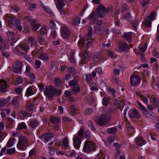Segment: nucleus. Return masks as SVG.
Masks as SVG:
<instances>
[{
	"label": "nucleus",
	"mask_w": 159,
	"mask_h": 159,
	"mask_svg": "<svg viewBox=\"0 0 159 159\" xmlns=\"http://www.w3.org/2000/svg\"><path fill=\"white\" fill-rule=\"evenodd\" d=\"M34 94L33 91L32 89L30 86L27 88L26 89V93L25 94V96L28 97L30 96H32Z\"/></svg>",
	"instance_id": "obj_24"
},
{
	"label": "nucleus",
	"mask_w": 159,
	"mask_h": 159,
	"mask_svg": "<svg viewBox=\"0 0 159 159\" xmlns=\"http://www.w3.org/2000/svg\"><path fill=\"white\" fill-rule=\"evenodd\" d=\"M80 91V87L78 85H76L72 88V92L74 94H75L79 93Z\"/></svg>",
	"instance_id": "obj_34"
},
{
	"label": "nucleus",
	"mask_w": 159,
	"mask_h": 159,
	"mask_svg": "<svg viewBox=\"0 0 159 159\" xmlns=\"http://www.w3.org/2000/svg\"><path fill=\"white\" fill-rule=\"evenodd\" d=\"M39 58L41 60L47 61L48 60L49 57L48 55L44 53H41L39 57Z\"/></svg>",
	"instance_id": "obj_31"
},
{
	"label": "nucleus",
	"mask_w": 159,
	"mask_h": 159,
	"mask_svg": "<svg viewBox=\"0 0 159 159\" xmlns=\"http://www.w3.org/2000/svg\"><path fill=\"white\" fill-rule=\"evenodd\" d=\"M54 82L55 84L57 86H61V81L60 79L56 78L54 79Z\"/></svg>",
	"instance_id": "obj_46"
},
{
	"label": "nucleus",
	"mask_w": 159,
	"mask_h": 159,
	"mask_svg": "<svg viewBox=\"0 0 159 159\" xmlns=\"http://www.w3.org/2000/svg\"><path fill=\"white\" fill-rule=\"evenodd\" d=\"M108 142L109 143H111L114 141L115 140V137L114 136L111 135L107 138Z\"/></svg>",
	"instance_id": "obj_63"
},
{
	"label": "nucleus",
	"mask_w": 159,
	"mask_h": 159,
	"mask_svg": "<svg viewBox=\"0 0 159 159\" xmlns=\"http://www.w3.org/2000/svg\"><path fill=\"white\" fill-rule=\"evenodd\" d=\"M50 121L54 124H58L61 121V119L57 117L51 116L50 117Z\"/></svg>",
	"instance_id": "obj_22"
},
{
	"label": "nucleus",
	"mask_w": 159,
	"mask_h": 159,
	"mask_svg": "<svg viewBox=\"0 0 159 159\" xmlns=\"http://www.w3.org/2000/svg\"><path fill=\"white\" fill-rule=\"evenodd\" d=\"M22 62L20 61H17L13 65V71L16 73H20L22 70Z\"/></svg>",
	"instance_id": "obj_7"
},
{
	"label": "nucleus",
	"mask_w": 159,
	"mask_h": 159,
	"mask_svg": "<svg viewBox=\"0 0 159 159\" xmlns=\"http://www.w3.org/2000/svg\"><path fill=\"white\" fill-rule=\"evenodd\" d=\"M47 32V30L46 26L42 27L40 30V32L41 35L45 34Z\"/></svg>",
	"instance_id": "obj_45"
},
{
	"label": "nucleus",
	"mask_w": 159,
	"mask_h": 159,
	"mask_svg": "<svg viewBox=\"0 0 159 159\" xmlns=\"http://www.w3.org/2000/svg\"><path fill=\"white\" fill-rule=\"evenodd\" d=\"M84 129L83 127H81L78 133V136L81 138L83 137V134L84 132Z\"/></svg>",
	"instance_id": "obj_42"
},
{
	"label": "nucleus",
	"mask_w": 159,
	"mask_h": 159,
	"mask_svg": "<svg viewBox=\"0 0 159 159\" xmlns=\"http://www.w3.org/2000/svg\"><path fill=\"white\" fill-rule=\"evenodd\" d=\"M7 101L6 99L2 98L0 100V107H3L6 104Z\"/></svg>",
	"instance_id": "obj_51"
},
{
	"label": "nucleus",
	"mask_w": 159,
	"mask_h": 159,
	"mask_svg": "<svg viewBox=\"0 0 159 159\" xmlns=\"http://www.w3.org/2000/svg\"><path fill=\"white\" fill-rule=\"evenodd\" d=\"M95 158L96 159H104L105 156L104 154L101 152L96 156Z\"/></svg>",
	"instance_id": "obj_47"
},
{
	"label": "nucleus",
	"mask_w": 159,
	"mask_h": 159,
	"mask_svg": "<svg viewBox=\"0 0 159 159\" xmlns=\"http://www.w3.org/2000/svg\"><path fill=\"white\" fill-rule=\"evenodd\" d=\"M19 20L17 18H11L9 20L8 23L11 27L16 26L19 24Z\"/></svg>",
	"instance_id": "obj_16"
},
{
	"label": "nucleus",
	"mask_w": 159,
	"mask_h": 159,
	"mask_svg": "<svg viewBox=\"0 0 159 159\" xmlns=\"http://www.w3.org/2000/svg\"><path fill=\"white\" fill-rule=\"evenodd\" d=\"M39 123L38 120H32L30 122V126L32 128H35L38 126Z\"/></svg>",
	"instance_id": "obj_27"
},
{
	"label": "nucleus",
	"mask_w": 159,
	"mask_h": 159,
	"mask_svg": "<svg viewBox=\"0 0 159 159\" xmlns=\"http://www.w3.org/2000/svg\"><path fill=\"white\" fill-rule=\"evenodd\" d=\"M156 16L157 15L155 12H152L148 16V19L151 21L154 20L155 19Z\"/></svg>",
	"instance_id": "obj_33"
},
{
	"label": "nucleus",
	"mask_w": 159,
	"mask_h": 159,
	"mask_svg": "<svg viewBox=\"0 0 159 159\" xmlns=\"http://www.w3.org/2000/svg\"><path fill=\"white\" fill-rule=\"evenodd\" d=\"M124 19L126 21H129L131 19V16L129 13H127L123 16Z\"/></svg>",
	"instance_id": "obj_44"
},
{
	"label": "nucleus",
	"mask_w": 159,
	"mask_h": 159,
	"mask_svg": "<svg viewBox=\"0 0 159 159\" xmlns=\"http://www.w3.org/2000/svg\"><path fill=\"white\" fill-rule=\"evenodd\" d=\"M88 40L85 37L84 38L80 39L78 42V44L82 46L85 43L86 40Z\"/></svg>",
	"instance_id": "obj_48"
},
{
	"label": "nucleus",
	"mask_w": 159,
	"mask_h": 159,
	"mask_svg": "<svg viewBox=\"0 0 159 159\" xmlns=\"http://www.w3.org/2000/svg\"><path fill=\"white\" fill-rule=\"evenodd\" d=\"M19 112L25 116L29 117L31 116L32 115L31 113L25 111L24 110H21Z\"/></svg>",
	"instance_id": "obj_43"
},
{
	"label": "nucleus",
	"mask_w": 159,
	"mask_h": 159,
	"mask_svg": "<svg viewBox=\"0 0 159 159\" xmlns=\"http://www.w3.org/2000/svg\"><path fill=\"white\" fill-rule=\"evenodd\" d=\"M113 146L115 147V149L117 152V154L118 155L119 154L120 145L117 143H113Z\"/></svg>",
	"instance_id": "obj_53"
},
{
	"label": "nucleus",
	"mask_w": 159,
	"mask_h": 159,
	"mask_svg": "<svg viewBox=\"0 0 159 159\" xmlns=\"http://www.w3.org/2000/svg\"><path fill=\"white\" fill-rule=\"evenodd\" d=\"M11 103L13 105L17 104L18 102V100L16 98H13L11 101Z\"/></svg>",
	"instance_id": "obj_64"
},
{
	"label": "nucleus",
	"mask_w": 159,
	"mask_h": 159,
	"mask_svg": "<svg viewBox=\"0 0 159 159\" xmlns=\"http://www.w3.org/2000/svg\"><path fill=\"white\" fill-rule=\"evenodd\" d=\"M36 20H32L30 21V24L31 25V29L33 31H36L41 26V25L39 23H36Z\"/></svg>",
	"instance_id": "obj_12"
},
{
	"label": "nucleus",
	"mask_w": 159,
	"mask_h": 159,
	"mask_svg": "<svg viewBox=\"0 0 159 159\" xmlns=\"http://www.w3.org/2000/svg\"><path fill=\"white\" fill-rule=\"evenodd\" d=\"M100 57L101 56L99 54L95 53L92 56L93 61L95 63H98L100 60Z\"/></svg>",
	"instance_id": "obj_21"
},
{
	"label": "nucleus",
	"mask_w": 159,
	"mask_h": 159,
	"mask_svg": "<svg viewBox=\"0 0 159 159\" xmlns=\"http://www.w3.org/2000/svg\"><path fill=\"white\" fill-rule=\"evenodd\" d=\"M151 21L149 20H146L143 22L144 25L146 27H150L151 25Z\"/></svg>",
	"instance_id": "obj_50"
},
{
	"label": "nucleus",
	"mask_w": 159,
	"mask_h": 159,
	"mask_svg": "<svg viewBox=\"0 0 159 159\" xmlns=\"http://www.w3.org/2000/svg\"><path fill=\"white\" fill-rule=\"evenodd\" d=\"M141 77L140 76L134 75L131 76L130 78V83L133 86H137L141 82Z\"/></svg>",
	"instance_id": "obj_9"
},
{
	"label": "nucleus",
	"mask_w": 159,
	"mask_h": 159,
	"mask_svg": "<svg viewBox=\"0 0 159 159\" xmlns=\"http://www.w3.org/2000/svg\"><path fill=\"white\" fill-rule=\"evenodd\" d=\"M26 108L27 109H33L35 108H36L35 107L34 105L31 103H28L26 105Z\"/></svg>",
	"instance_id": "obj_49"
},
{
	"label": "nucleus",
	"mask_w": 159,
	"mask_h": 159,
	"mask_svg": "<svg viewBox=\"0 0 159 159\" xmlns=\"http://www.w3.org/2000/svg\"><path fill=\"white\" fill-rule=\"evenodd\" d=\"M27 128L24 122H21L18 124L17 129H26Z\"/></svg>",
	"instance_id": "obj_38"
},
{
	"label": "nucleus",
	"mask_w": 159,
	"mask_h": 159,
	"mask_svg": "<svg viewBox=\"0 0 159 159\" xmlns=\"http://www.w3.org/2000/svg\"><path fill=\"white\" fill-rule=\"evenodd\" d=\"M43 8L44 10L48 13L49 14L52 16H53V14L52 11L49 8L46 6H44Z\"/></svg>",
	"instance_id": "obj_56"
},
{
	"label": "nucleus",
	"mask_w": 159,
	"mask_h": 159,
	"mask_svg": "<svg viewBox=\"0 0 159 159\" xmlns=\"http://www.w3.org/2000/svg\"><path fill=\"white\" fill-rule=\"evenodd\" d=\"M135 142L136 144L139 147H141L146 143V140L140 137L136 138L135 139Z\"/></svg>",
	"instance_id": "obj_15"
},
{
	"label": "nucleus",
	"mask_w": 159,
	"mask_h": 159,
	"mask_svg": "<svg viewBox=\"0 0 159 159\" xmlns=\"http://www.w3.org/2000/svg\"><path fill=\"white\" fill-rule=\"evenodd\" d=\"M7 88V84L3 80H0V92H2L5 91Z\"/></svg>",
	"instance_id": "obj_18"
},
{
	"label": "nucleus",
	"mask_w": 159,
	"mask_h": 159,
	"mask_svg": "<svg viewBox=\"0 0 159 159\" xmlns=\"http://www.w3.org/2000/svg\"><path fill=\"white\" fill-rule=\"evenodd\" d=\"M56 91V89L55 87L49 86V88L45 90L44 94L49 99L52 100L54 98Z\"/></svg>",
	"instance_id": "obj_5"
},
{
	"label": "nucleus",
	"mask_w": 159,
	"mask_h": 159,
	"mask_svg": "<svg viewBox=\"0 0 159 159\" xmlns=\"http://www.w3.org/2000/svg\"><path fill=\"white\" fill-rule=\"evenodd\" d=\"M78 81L76 80H73L69 82V84L70 86L74 87L77 85Z\"/></svg>",
	"instance_id": "obj_40"
},
{
	"label": "nucleus",
	"mask_w": 159,
	"mask_h": 159,
	"mask_svg": "<svg viewBox=\"0 0 159 159\" xmlns=\"http://www.w3.org/2000/svg\"><path fill=\"white\" fill-rule=\"evenodd\" d=\"M38 40L39 43L41 45H43L45 43V40L41 37H39Z\"/></svg>",
	"instance_id": "obj_60"
},
{
	"label": "nucleus",
	"mask_w": 159,
	"mask_h": 159,
	"mask_svg": "<svg viewBox=\"0 0 159 159\" xmlns=\"http://www.w3.org/2000/svg\"><path fill=\"white\" fill-rule=\"evenodd\" d=\"M119 46V48H115L117 52H121L129 49V47L125 42H122L120 43Z\"/></svg>",
	"instance_id": "obj_10"
},
{
	"label": "nucleus",
	"mask_w": 159,
	"mask_h": 159,
	"mask_svg": "<svg viewBox=\"0 0 159 159\" xmlns=\"http://www.w3.org/2000/svg\"><path fill=\"white\" fill-rule=\"evenodd\" d=\"M114 103L115 105L117 107L119 108H122L123 107V104H121V103H120V102L118 100L115 99L114 101Z\"/></svg>",
	"instance_id": "obj_37"
},
{
	"label": "nucleus",
	"mask_w": 159,
	"mask_h": 159,
	"mask_svg": "<svg viewBox=\"0 0 159 159\" xmlns=\"http://www.w3.org/2000/svg\"><path fill=\"white\" fill-rule=\"evenodd\" d=\"M6 34L8 36L7 39V41L11 45L13 44L18 41V39L16 37L15 34L13 32L8 31L6 32Z\"/></svg>",
	"instance_id": "obj_6"
},
{
	"label": "nucleus",
	"mask_w": 159,
	"mask_h": 159,
	"mask_svg": "<svg viewBox=\"0 0 159 159\" xmlns=\"http://www.w3.org/2000/svg\"><path fill=\"white\" fill-rule=\"evenodd\" d=\"M80 138L76 136H74L73 139V145L77 149H79L80 147L81 143Z\"/></svg>",
	"instance_id": "obj_11"
},
{
	"label": "nucleus",
	"mask_w": 159,
	"mask_h": 159,
	"mask_svg": "<svg viewBox=\"0 0 159 159\" xmlns=\"http://www.w3.org/2000/svg\"><path fill=\"white\" fill-rule=\"evenodd\" d=\"M55 2V4L58 11L61 15H65V13L63 10V7L65 6L66 3L63 2V0H54Z\"/></svg>",
	"instance_id": "obj_8"
},
{
	"label": "nucleus",
	"mask_w": 159,
	"mask_h": 159,
	"mask_svg": "<svg viewBox=\"0 0 159 159\" xmlns=\"http://www.w3.org/2000/svg\"><path fill=\"white\" fill-rule=\"evenodd\" d=\"M28 42H30L31 43V47H32L34 45H35L36 43V40L33 38L30 37L28 38Z\"/></svg>",
	"instance_id": "obj_39"
},
{
	"label": "nucleus",
	"mask_w": 159,
	"mask_h": 159,
	"mask_svg": "<svg viewBox=\"0 0 159 159\" xmlns=\"http://www.w3.org/2000/svg\"><path fill=\"white\" fill-rule=\"evenodd\" d=\"M54 137L53 134L52 133H48L45 134L41 137V138L46 143L48 141L52 138Z\"/></svg>",
	"instance_id": "obj_17"
},
{
	"label": "nucleus",
	"mask_w": 159,
	"mask_h": 159,
	"mask_svg": "<svg viewBox=\"0 0 159 159\" xmlns=\"http://www.w3.org/2000/svg\"><path fill=\"white\" fill-rule=\"evenodd\" d=\"M31 69L30 66L29 65H26L25 71L24 72L25 75H29V74L31 73Z\"/></svg>",
	"instance_id": "obj_35"
},
{
	"label": "nucleus",
	"mask_w": 159,
	"mask_h": 159,
	"mask_svg": "<svg viewBox=\"0 0 159 159\" xmlns=\"http://www.w3.org/2000/svg\"><path fill=\"white\" fill-rule=\"evenodd\" d=\"M62 121L64 122H71L72 120L70 118L67 117H64L62 119Z\"/></svg>",
	"instance_id": "obj_55"
},
{
	"label": "nucleus",
	"mask_w": 159,
	"mask_h": 159,
	"mask_svg": "<svg viewBox=\"0 0 159 159\" xmlns=\"http://www.w3.org/2000/svg\"><path fill=\"white\" fill-rule=\"evenodd\" d=\"M63 145L65 148L68 146V140L67 138H65L63 141Z\"/></svg>",
	"instance_id": "obj_52"
},
{
	"label": "nucleus",
	"mask_w": 159,
	"mask_h": 159,
	"mask_svg": "<svg viewBox=\"0 0 159 159\" xmlns=\"http://www.w3.org/2000/svg\"><path fill=\"white\" fill-rule=\"evenodd\" d=\"M124 36L128 41V42H130L131 41V33L129 32L128 33H125L124 34Z\"/></svg>",
	"instance_id": "obj_23"
},
{
	"label": "nucleus",
	"mask_w": 159,
	"mask_h": 159,
	"mask_svg": "<svg viewBox=\"0 0 159 159\" xmlns=\"http://www.w3.org/2000/svg\"><path fill=\"white\" fill-rule=\"evenodd\" d=\"M117 129L115 127L111 128L108 129L107 133L109 134H114L116 132Z\"/></svg>",
	"instance_id": "obj_36"
},
{
	"label": "nucleus",
	"mask_w": 159,
	"mask_h": 159,
	"mask_svg": "<svg viewBox=\"0 0 159 159\" xmlns=\"http://www.w3.org/2000/svg\"><path fill=\"white\" fill-rule=\"evenodd\" d=\"M19 47L22 50L27 52L30 49L29 46L27 43H21L19 44Z\"/></svg>",
	"instance_id": "obj_20"
},
{
	"label": "nucleus",
	"mask_w": 159,
	"mask_h": 159,
	"mask_svg": "<svg viewBox=\"0 0 159 159\" xmlns=\"http://www.w3.org/2000/svg\"><path fill=\"white\" fill-rule=\"evenodd\" d=\"M80 19L78 17H75L73 19L71 24L73 26H77L80 24Z\"/></svg>",
	"instance_id": "obj_30"
},
{
	"label": "nucleus",
	"mask_w": 159,
	"mask_h": 159,
	"mask_svg": "<svg viewBox=\"0 0 159 159\" xmlns=\"http://www.w3.org/2000/svg\"><path fill=\"white\" fill-rule=\"evenodd\" d=\"M150 99L151 102L156 107V108L157 106L158 107H159V106H158V102L157 98L152 97Z\"/></svg>",
	"instance_id": "obj_32"
},
{
	"label": "nucleus",
	"mask_w": 159,
	"mask_h": 159,
	"mask_svg": "<svg viewBox=\"0 0 159 159\" xmlns=\"http://www.w3.org/2000/svg\"><path fill=\"white\" fill-rule=\"evenodd\" d=\"M97 18V16L96 15V12L95 11L92 12L87 17L88 19L90 20V23L92 24H93L95 23Z\"/></svg>",
	"instance_id": "obj_13"
},
{
	"label": "nucleus",
	"mask_w": 159,
	"mask_h": 159,
	"mask_svg": "<svg viewBox=\"0 0 159 159\" xmlns=\"http://www.w3.org/2000/svg\"><path fill=\"white\" fill-rule=\"evenodd\" d=\"M90 87L92 90H94L97 89L96 84L94 82L90 84Z\"/></svg>",
	"instance_id": "obj_62"
},
{
	"label": "nucleus",
	"mask_w": 159,
	"mask_h": 159,
	"mask_svg": "<svg viewBox=\"0 0 159 159\" xmlns=\"http://www.w3.org/2000/svg\"><path fill=\"white\" fill-rule=\"evenodd\" d=\"M97 10L98 16L102 18L107 13L112 12L113 8L112 7L110 6L106 8L103 5H99Z\"/></svg>",
	"instance_id": "obj_1"
},
{
	"label": "nucleus",
	"mask_w": 159,
	"mask_h": 159,
	"mask_svg": "<svg viewBox=\"0 0 159 159\" xmlns=\"http://www.w3.org/2000/svg\"><path fill=\"white\" fill-rule=\"evenodd\" d=\"M28 144V140L27 138L24 136H22L19 138L17 147L19 150L23 151L26 149Z\"/></svg>",
	"instance_id": "obj_2"
},
{
	"label": "nucleus",
	"mask_w": 159,
	"mask_h": 159,
	"mask_svg": "<svg viewBox=\"0 0 159 159\" xmlns=\"http://www.w3.org/2000/svg\"><path fill=\"white\" fill-rule=\"evenodd\" d=\"M38 86L41 91H44V92L45 89L48 88V87L46 86L43 84H40Z\"/></svg>",
	"instance_id": "obj_61"
},
{
	"label": "nucleus",
	"mask_w": 159,
	"mask_h": 159,
	"mask_svg": "<svg viewBox=\"0 0 159 159\" xmlns=\"http://www.w3.org/2000/svg\"><path fill=\"white\" fill-rule=\"evenodd\" d=\"M16 150L14 148H11L8 149L7 151V153L8 154L11 155L15 153Z\"/></svg>",
	"instance_id": "obj_54"
},
{
	"label": "nucleus",
	"mask_w": 159,
	"mask_h": 159,
	"mask_svg": "<svg viewBox=\"0 0 159 159\" xmlns=\"http://www.w3.org/2000/svg\"><path fill=\"white\" fill-rule=\"evenodd\" d=\"M93 30L92 27H89V30L87 34L86 35L85 37L88 40L90 39L92 37L93 35Z\"/></svg>",
	"instance_id": "obj_29"
},
{
	"label": "nucleus",
	"mask_w": 159,
	"mask_h": 159,
	"mask_svg": "<svg viewBox=\"0 0 159 159\" xmlns=\"http://www.w3.org/2000/svg\"><path fill=\"white\" fill-rule=\"evenodd\" d=\"M41 64V62L39 60H35V67L37 69H39L40 67Z\"/></svg>",
	"instance_id": "obj_57"
},
{
	"label": "nucleus",
	"mask_w": 159,
	"mask_h": 159,
	"mask_svg": "<svg viewBox=\"0 0 159 159\" xmlns=\"http://www.w3.org/2000/svg\"><path fill=\"white\" fill-rule=\"evenodd\" d=\"M93 30L92 27H89V30L87 34L86 35L85 37L88 40L90 39L92 37L93 35Z\"/></svg>",
	"instance_id": "obj_28"
},
{
	"label": "nucleus",
	"mask_w": 159,
	"mask_h": 159,
	"mask_svg": "<svg viewBox=\"0 0 159 159\" xmlns=\"http://www.w3.org/2000/svg\"><path fill=\"white\" fill-rule=\"evenodd\" d=\"M127 133L130 135H132L135 133V130L133 126L128 125L126 127Z\"/></svg>",
	"instance_id": "obj_25"
},
{
	"label": "nucleus",
	"mask_w": 159,
	"mask_h": 159,
	"mask_svg": "<svg viewBox=\"0 0 159 159\" xmlns=\"http://www.w3.org/2000/svg\"><path fill=\"white\" fill-rule=\"evenodd\" d=\"M111 118L110 116L108 114H101L98 119L97 122V124L100 126L107 125L110 120Z\"/></svg>",
	"instance_id": "obj_3"
},
{
	"label": "nucleus",
	"mask_w": 159,
	"mask_h": 159,
	"mask_svg": "<svg viewBox=\"0 0 159 159\" xmlns=\"http://www.w3.org/2000/svg\"><path fill=\"white\" fill-rule=\"evenodd\" d=\"M95 147V143L93 142L86 140L85 142L83 151L85 152L89 153L93 150H94L96 149Z\"/></svg>",
	"instance_id": "obj_4"
},
{
	"label": "nucleus",
	"mask_w": 159,
	"mask_h": 159,
	"mask_svg": "<svg viewBox=\"0 0 159 159\" xmlns=\"http://www.w3.org/2000/svg\"><path fill=\"white\" fill-rule=\"evenodd\" d=\"M147 48V45L146 43H145L143 46H139L138 48L139 50L142 52H145Z\"/></svg>",
	"instance_id": "obj_41"
},
{
	"label": "nucleus",
	"mask_w": 159,
	"mask_h": 159,
	"mask_svg": "<svg viewBox=\"0 0 159 159\" xmlns=\"http://www.w3.org/2000/svg\"><path fill=\"white\" fill-rule=\"evenodd\" d=\"M15 140V138L13 137H10L7 142L6 145L7 146L8 148L12 147L14 144Z\"/></svg>",
	"instance_id": "obj_26"
},
{
	"label": "nucleus",
	"mask_w": 159,
	"mask_h": 159,
	"mask_svg": "<svg viewBox=\"0 0 159 159\" xmlns=\"http://www.w3.org/2000/svg\"><path fill=\"white\" fill-rule=\"evenodd\" d=\"M61 33L62 37L65 39H68L70 37V32L67 28L62 26L61 29Z\"/></svg>",
	"instance_id": "obj_14"
},
{
	"label": "nucleus",
	"mask_w": 159,
	"mask_h": 159,
	"mask_svg": "<svg viewBox=\"0 0 159 159\" xmlns=\"http://www.w3.org/2000/svg\"><path fill=\"white\" fill-rule=\"evenodd\" d=\"M26 76L27 77H30V79L32 81H34L35 79V75L34 73H31L29 74V75H26Z\"/></svg>",
	"instance_id": "obj_59"
},
{
	"label": "nucleus",
	"mask_w": 159,
	"mask_h": 159,
	"mask_svg": "<svg viewBox=\"0 0 159 159\" xmlns=\"http://www.w3.org/2000/svg\"><path fill=\"white\" fill-rule=\"evenodd\" d=\"M129 115L131 118H138L139 116L137 110H130L129 112Z\"/></svg>",
	"instance_id": "obj_19"
},
{
	"label": "nucleus",
	"mask_w": 159,
	"mask_h": 159,
	"mask_svg": "<svg viewBox=\"0 0 159 159\" xmlns=\"http://www.w3.org/2000/svg\"><path fill=\"white\" fill-rule=\"evenodd\" d=\"M108 103V100L107 98L105 97L102 99V103L103 105L107 106Z\"/></svg>",
	"instance_id": "obj_58"
}]
</instances>
